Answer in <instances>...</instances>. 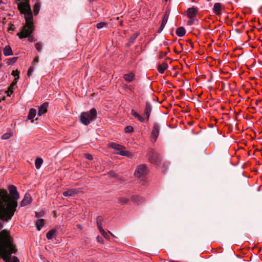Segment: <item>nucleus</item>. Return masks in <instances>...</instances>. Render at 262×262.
<instances>
[{
    "instance_id": "f257e3e1",
    "label": "nucleus",
    "mask_w": 262,
    "mask_h": 262,
    "mask_svg": "<svg viewBox=\"0 0 262 262\" xmlns=\"http://www.w3.org/2000/svg\"><path fill=\"white\" fill-rule=\"evenodd\" d=\"M9 196L6 190L0 189V219L3 221L10 220L14 214L17 207L19 194L14 185L9 187Z\"/></svg>"
},
{
    "instance_id": "f03ea898",
    "label": "nucleus",
    "mask_w": 262,
    "mask_h": 262,
    "mask_svg": "<svg viewBox=\"0 0 262 262\" xmlns=\"http://www.w3.org/2000/svg\"><path fill=\"white\" fill-rule=\"evenodd\" d=\"M17 251L13 239L8 230L0 234V257L5 262H20L15 256H11Z\"/></svg>"
},
{
    "instance_id": "7ed1b4c3",
    "label": "nucleus",
    "mask_w": 262,
    "mask_h": 262,
    "mask_svg": "<svg viewBox=\"0 0 262 262\" xmlns=\"http://www.w3.org/2000/svg\"><path fill=\"white\" fill-rule=\"evenodd\" d=\"M16 3L20 13L24 15L26 21L25 25L17 35L20 38H27L32 33L35 27L30 0H16Z\"/></svg>"
},
{
    "instance_id": "20e7f679",
    "label": "nucleus",
    "mask_w": 262,
    "mask_h": 262,
    "mask_svg": "<svg viewBox=\"0 0 262 262\" xmlns=\"http://www.w3.org/2000/svg\"><path fill=\"white\" fill-rule=\"evenodd\" d=\"M110 146L115 150V154L117 155L125 156L128 158H131L132 157V154L125 150V147L121 145L115 143H112Z\"/></svg>"
},
{
    "instance_id": "39448f33",
    "label": "nucleus",
    "mask_w": 262,
    "mask_h": 262,
    "mask_svg": "<svg viewBox=\"0 0 262 262\" xmlns=\"http://www.w3.org/2000/svg\"><path fill=\"white\" fill-rule=\"evenodd\" d=\"M147 172L146 166L144 164H142L137 167L134 174L136 177L141 179V180L145 181Z\"/></svg>"
},
{
    "instance_id": "423d86ee",
    "label": "nucleus",
    "mask_w": 262,
    "mask_h": 262,
    "mask_svg": "<svg viewBox=\"0 0 262 262\" xmlns=\"http://www.w3.org/2000/svg\"><path fill=\"white\" fill-rule=\"evenodd\" d=\"M160 130V125L157 122H154L153 128L151 133V140L155 142L156 141Z\"/></svg>"
},
{
    "instance_id": "0eeeda50",
    "label": "nucleus",
    "mask_w": 262,
    "mask_h": 262,
    "mask_svg": "<svg viewBox=\"0 0 262 262\" xmlns=\"http://www.w3.org/2000/svg\"><path fill=\"white\" fill-rule=\"evenodd\" d=\"M148 160L150 163L158 165L160 163L161 158L155 151L151 150L149 153Z\"/></svg>"
},
{
    "instance_id": "6e6552de",
    "label": "nucleus",
    "mask_w": 262,
    "mask_h": 262,
    "mask_svg": "<svg viewBox=\"0 0 262 262\" xmlns=\"http://www.w3.org/2000/svg\"><path fill=\"white\" fill-rule=\"evenodd\" d=\"M170 14V11H166L164 14V17L163 18V19L162 20L161 25L158 29V32L160 33L164 28L167 21L169 18V16Z\"/></svg>"
},
{
    "instance_id": "1a4fd4ad",
    "label": "nucleus",
    "mask_w": 262,
    "mask_h": 262,
    "mask_svg": "<svg viewBox=\"0 0 262 262\" xmlns=\"http://www.w3.org/2000/svg\"><path fill=\"white\" fill-rule=\"evenodd\" d=\"M103 221V218L102 216H99L97 218V225L99 229L100 232L104 237L108 236L107 233L103 229L102 227V223Z\"/></svg>"
},
{
    "instance_id": "9d476101",
    "label": "nucleus",
    "mask_w": 262,
    "mask_h": 262,
    "mask_svg": "<svg viewBox=\"0 0 262 262\" xmlns=\"http://www.w3.org/2000/svg\"><path fill=\"white\" fill-rule=\"evenodd\" d=\"M152 110L151 105L148 102L146 103L144 108V114L146 116V121L148 122Z\"/></svg>"
},
{
    "instance_id": "9b49d317",
    "label": "nucleus",
    "mask_w": 262,
    "mask_h": 262,
    "mask_svg": "<svg viewBox=\"0 0 262 262\" xmlns=\"http://www.w3.org/2000/svg\"><path fill=\"white\" fill-rule=\"evenodd\" d=\"M79 192V190L76 188H72L67 190L63 192L64 196H74Z\"/></svg>"
},
{
    "instance_id": "f8f14e48",
    "label": "nucleus",
    "mask_w": 262,
    "mask_h": 262,
    "mask_svg": "<svg viewBox=\"0 0 262 262\" xmlns=\"http://www.w3.org/2000/svg\"><path fill=\"white\" fill-rule=\"evenodd\" d=\"M49 106L48 102H45L43 103L39 107L38 109L37 115L38 116H42L45 113H46L47 112L48 107Z\"/></svg>"
},
{
    "instance_id": "ddd939ff",
    "label": "nucleus",
    "mask_w": 262,
    "mask_h": 262,
    "mask_svg": "<svg viewBox=\"0 0 262 262\" xmlns=\"http://www.w3.org/2000/svg\"><path fill=\"white\" fill-rule=\"evenodd\" d=\"M31 196L30 194L26 193L20 203V206L24 207L31 202Z\"/></svg>"
},
{
    "instance_id": "4468645a",
    "label": "nucleus",
    "mask_w": 262,
    "mask_h": 262,
    "mask_svg": "<svg viewBox=\"0 0 262 262\" xmlns=\"http://www.w3.org/2000/svg\"><path fill=\"white\" fill-rule=\"evenodd\" d=\"M84 113L88 114V117L91 121L94 120L97 117V111L94 108L91 109L89 112H84Z\"/></svg>"
},
{
    "instance_id": "2eb2a0df",
    "label": "nucleus",
    "mask_w": 262,
    "mask_h": 262,
    "mask_svg": "<svg viewBox=\"0 0 262 262\" xmlns=\"http://www.w3.org/2000/svg\"><path fill=\"white\" fill-rule=\"evenodd\" d=\"M197 12V9L193 7L190 8L187 11V16L190 19H193L194 17L196 16Z\"/></svg>"
},
{
    "instance_id": "dca6fc26",
    "label": "nucleus",
    "mask_w": 262,
    "mask_h": 262,
    "mask_svg": "<svg viewBox=\"0 0 262 262\" xmlns=\"http://www.w3.org/2000/svg\"><path fill=\"white\" fill-rule=\"evenodd\" d=\"M88 116V114H85L84 112L82 113L80 115V121L85 125H88L91 122Z\"/></svg>"
},
{
    "instance_id": "f3484780",
    "label": "nucleus",
    "mask_w": 262,
    "mask_h": 262,
    "mask_svg": "<svg viewBox=\"0 0 262 262\" xmlns=\"http://www.w3.org/2000/svg\"><path fill=\"white\" fill-rule=\"evenodd\" d=\"M222 8V5L221 3H215L213 8L214 13L217 15H220L221 14Z\"/></svg>"
},
{
    "instance_id": "a211bd4d",
    "label": "nucleus",
    "mask_w": 262,
    "mask_h": 262,
    "mask_svg": "<svg viewBox=\"0 0 262 262\" xmlns=\"http://www.w3.org/2000/svg\"><path fill=\"white\" fill-rule=\"evenodd\" d=\"M131 115H133L137 120L141 122H143L146 120L142 116L137 113L134 110H132L131 111Z\"/></svg>"
},
{
    "instance_id": "6ab92c4d",
    "label": "nucleus",
    "mask_w": 262,
    "mask_h": 262,
    "mask_svg": "<svg viewBox=\"0 0 262 262\" xmlns=\"http://www.w3.org/2000/svg\"><path fill=\"white\" fill-rule=\"evenodd\" d=\"M131 115H133L137 120L141 122H143L146 120L142 116L137 113L134 110H132L131 111Z\"/></svg>"
},
{
    "instance_id": "aec40b11",
    "label": "nucleus",
    "mask_w": 262,
    "mask_h": 262,
    "mask_svg": "<svg viewBox=\"0 0 262 262\" xmlns=\"http://www.w3.org/2000/svg\"><path fill=\"white\" fill-rule=\"evenodd\" d=\"M36 2L35 3V4H34V6H33V14L35 16L37 15L39 12V10H40V3L38 2L39 0H36Z\"/></svg>"
},
{
    "instance_id": "412c9836",
    "label": "nucleus",
    "mask_w": 262,
    "mask_h": 262,
    "mask_svg": "<svg viewBox=\"0 0 262 262\" xmlns=\"http://www.w3.org/2000/svg\"><path fill=\"white\" fill-rule=\"evenodd\" d=\"M36 114V110L34 108H31L29 111L28 116V119L31 120V122H34L33 118L35 117Z\"/></svg>"
},
{
    "instance_id": "4be33fe9",
    "label": "nucleus",
    "mask_w": 262,
    "mask_h": 262,
    "mask_svg": "<svg viewBox=\"0 0 262 262\" xmlns=\"http://www.w3.org/2000/svg\"><path fill=\"white\" fill-rule=\"evenodd\" d=\"M131 200L133 202L136 203L138 205L140 203L144 202L145 200L144 198L137 195L133 196Z\"/></svg>"
},
{
    "instance_id": "5701e85b",
    "label": "nucleus",
    "mask_w": 262,
    "mask_h": 262,
    "mask_svg": "<svg viewBox=\"0 0 262 262\" xmlns=\"http://www.w3.org/2000/svg\"><path fill=\"white\" fill-rule=\"evenodd\" d=\"M135 77V74L133 73H130L129 74H126L124 75V78L125 81L127 82L132 81Z\"/></svg>"
},
{
    "instance_id": "b1692460",
    "label": "nucleus",
    "mask_w": 262,
    "mask_h": 262,
    "mask_svg": "<svg viewBox=\"0 0 262 262\" xmlns=\"http://www.w3.org/2000/svg\"><path fill=\"white\" fill-rule=\"evenodd\" d=\"M35 225L37 230L39 231L44 226V220L43 219H38L35 223Z\"/></svg>"
},
{
    "instance_id": "393cba45",
    "label": "nucleus",
    "mask_w": 262,
    "mask_h": 262,
    "mask_svg": "<svg viewBox=\"0 0 262 262\" xmlns=\"http://www.w3.org/2000/svg\"><path fill=\"white\" fill-rule=\"evenodd\" d=\"M4 54L5 56L12 55L13 52L11 48L9 46H6L4 49Z\"/></svg>"
},
{
    "instance_id": "a878e982",
    "label": "nucleus",
    "mask_w": 262,
    "mask_h": 262,
    "mask_svg": "<svg viewBox=\"0 0 262 262\" xmlns=\"http://www.w3.org/2000/svg\"><path fill=\"white\" fill-rule=\"evenodd\" d=\"M185 29L182 27L178 28L176 30V34L180 37H182L185 35Z\"/></svg>"
},
{
    "instance_id": "bb28decb",
    "label": "nucleus",
    "mask_w": 262,
    "mask_h": 262,
    "mask_svg": "<svg viewBox=\"0 0 262 262\" xmlns=\"http://www.w3.org/2000/svg\"><path fill=\"white\" fill-rule=\"evenodd\" d=\"M167 68V64L166 63H162L159 65L158 70L160 73H163Z\"/></svg>"
},
{
    "instance_id": "cd10ccee",
    "label": "nucleus",
    "mask_w": 262,
    "mask_h": 262,
    "mask_svg": "<svg viewBox=\"0 0 262 262\" xmlns=\"http://www.w3.org/2000/svg\"><path fill=\"white\" fill-rule=\"evenodd\" d=\"M42 163L43 160L41 158H36L35 161V167L37 169H39Z\"/></svg>"
},
{
    "instance_id": "c85d7f7f",
    "label": "nucleus",
    "mask_w": 262,
    "mask_h": 262,
    "mask_svg": "<svg viewBox=\"0 0 262 262\" xmlns=\"http://www.w3.org/2000/svg\"><path fill=\"white\" fill-rule=\"evenodd\" d=\"M55 232V230H51L49 232H48L46 234V237L47 238V239H52Z\"/></svg>"
},
{
    "instance_id": "c756f323",
    "label": "nucleus",
    "mask_w": 262,
    "mask_h": 262,
    "mask_svg": "<svg viewBox=\"0 0 262 262\" xmlns=\"http://www.w3.org/2000/svg\"><path fill=\"white\" fill-rule=\"evenodd\" d=\"M18 57H14L13 58H9L8 59L6 63L8 65L12 64L16 62L17 60Z\"/></svg>"
},
{
    "instance_id": "7c9ffc66",
    "label": "nucleus",
    "mask_w": 262,
    "mask_h": 262,
    "mask_svg": "<svg viewBox=\"0 0 262 262\" xmlns=\"http://www.w3.org/2000/svg\"><path fill=\"white\" fill-rule=\"evenodd\" d=\"M96 27L98 29H101V28H102L103 27L107 28V25L105 22H101V23H98L96 25Z\"/></svg>"
},
{
    "instance_id": "2f4dec72",
    "label": "nucleus",
    "mask_w": 262,
    "mask_h": 262,
    "mask_svg": "<svg viewBox=\"0 0 262 262\" xmlns=\"http://www.w3.org/2000/svg\"><path fill=\"white\" fill-rule=\"evenodd\" d=\"M128 202V200L125 198H121L118 200V203L121 205H125Z\"/></svg>"
},
{
    "instance_id": "473e14b6",
    "label": "nucleus",
    "mask_w": 262,
    "mask_h": 262,
    "mask_svg": "<svg viewBox=\"0 0 262 262\" xmlns=\"http://www.w3.org/2000/svg\"><path fill=\"white\" fill-rule=\"evenodd\" d=\"M12 75L15 77V80H18L19 78V72L18 70H13Z\"/></svg>"
},
{
    "instance_id": "72a5a7b5",
    "label": "nucleus",
    "mask_w": 262,
    "mask_h": 262,
    "mask_svg": "<svg viewBox=\"0 0 262 262\" xmlns=\"http://www.w3.org/2000/svg\"><path fill=\"white\" fill-rule=\"evenodd\" d=\"M11 136H12V134L11 133H7L4 134L2 136V139L3 140H7V139H9Z\"/></svg>"
},
{
    "instance_id": "f704fd0d",
    "label": "nucleus",
    "mask_w": 262,
    "mask_h": 262,
    "mask_svg": "<svg viewBox=\"0 0 262 262\" xmlns=\"http://www.w3.org/2000/svg\"><path fill=\"white\" fill-rule=\"evenodd\" d=\"M134 128L131 126H127L125 128V132L127 133H131L133 132Z\"/></svg>"
},
{
    "instance_id": "c9c22d12",
    "label": "nucleus",
    "mask_w": 262,
    "mask_h": 262,
    "mask_svg": "<svg viewBox=\"0 0 262 262\" xmlns=\"http://www.w3.org/2000/svg\"><path fill=\"white\" fill-rule=\"evenodd\" d=\"M33 72V66H32L29 68L27 72V76L28 77H30L32 75Z\"/></svg>"
},
{
    "instance_id": "e433bc0d",
    "label": "nucleus",
    "mask_w": 262,
    "mask_h": 262,
    "mask_svg": "<svg viewBox=\"0 0 262 262\" xmlns=\"http://www.w3.org/2000/svg\"><path fill=\"white\" fill-rule=\"evenodd\" d=\"M35 47L38 51L40 52L41 51L42 46L41 43H40L39 42L36 43L35 45Z\"/></svg>"
},
{
    "instance_id": "4c0bfd02",
    "label": "nucleus",
    "mask_w": 262,
    "mask_h": 262,
    "mask_svg": "<svg viewBox=\"0 0 262 262\" xmlns=\"http://www.w3.org/2000/svg\"><path fill=\"white\" fill-rule=\"evenodd\" d=\"M138 36V34L135 33L130 38V41L133 42L136 39Z\"/></svg>"
},
{
    "instance_id": "58836bf2",
    "label": "nucleus",
    "mask_w": 262,
    "mask_h": 262,
    "mask_svg": "<svg viewBox=\"0 0 262 262\" xmlns=\"http://www.w3.org/2000/svg\"><path fill=\"white\" fill-rule=\"evenodd\" d=\"M85 157L86 159L92 160L93 159V156L90 154H85Z\"/></svg>"
},
{
    "instance_id": "ea45409f",
    "label": "nucleus",
    "mask_w": 262,
    "mask_h": 262,
    "mask_svg": "<svg viewBox=\"0 0 262 262\" xmlns=\"http://www.w3.org/2000/svg\"><path fill=\"white\" fill-rule=\"evenodd\" d=\"M28 38V40L30 42H33L34 41V38L32 36L29 35V37H27Z\"/></svg>"
},
{
    "instance_id": "a19ab883",
    "label": "nucleus",
    "mask_w": 262,
    "mask_h": 262,
    "mask_svg": "<svg viewBox=\"0 0 262 262\" xmlns=\"http://www.w3.org/2000/svg\"><path fill=\"white\" fill-rule=\"evenodd\" d=\"M39 61L38 57H35L33 59V62L35 63H37Z\"/></svg>"
},
{
    "instance_id": "79ce46f5",
    "label": "nucleus",
    "mask_w": 262,
    "mask_h": 262,
    "mask_svg": "<svg viewBox=\"0 0 262 262\" xmlns=\"http://www.w3.org/2000/svg\"><path fill=\"white\" fill-rule=\"evenodd\" d=\"M17 80H15L14 79V81H13L12 83L10 85V87L13 86V85H15L17 83Z\"/></svg>"
},
{
    "instance_id": "37998d69",
    "label": "nucleus",
    "mask_w": 262,
    "mask_h": 262,
    "mask_svg": "<svg viewBox=\"0 0 262 262\" xmlns=\"http://www.w3.org/2000/svg\"><path fill=\"white\" fill-rule=\"evenodd\" d=\"M109 174L111 177H115V173L114 172H113V171H110L109 172Z\"/></svg>"
},
{
    "instance_id": "c03bdc74",
    "label": "nucleus",
    "mask_w": 262,
    "mask_h": 262,
    "mask_svg": "<svg viewBox=\"0 0 262 262\" xmlns=\"http://www.w3.org/2000/svg\"><path fill=\"white\" fill-rule=\"evenodd\" d=\"M188 24H189V25H192V24H193V19H190L188 21Z\"/></svg>"
},
{
    "instance_id": "a18cd8bd",
    "label": "nucleus",
    "mask_w": 262,
    "mask_h": 262,
    "mask_svg": "<svg viewBox=\"0 0 262 262\" xmlns=\"http://www.w3.org/2000/svg\"><path fill=\"white\" fill-rule=\"evenodd\" d=\"M3 228V225H2V224L1 222H0V230ZM4 230H2L1 232H0V234L4 231Z\"/></svg>"
},
{
    "instance_id": "49530a36",
    "label": "nucleus",
    "mask_w": 262,
    "mask_h": 262,
    "mask_svg": "<svg viewBox=\"0 0 262 262\" xmlns=\"http://www.w3.org/2000/svg\"><path fill=\"white\" fill-rule=\"evenodd\" d=\"M13 25L12 26L10 27L8 29V30H13V28L12 27Z\"/></svg>"
},
{
    "instance_id": "de8ad7c7",
    "label": "nucleus",
    "mask_w": 262,
    "mask_h": 262,
    "mask_svg": "<svg viewBox=\"0 0 262 262\" xmlns=\"http://www.w3.org/2000/svg\"><path fill=\"white\" fill-rule=\"evenodd\" d=\"M170 262H180V261H175V260H170Z\"/></svg>"
},
{
    "instance_id": "09e8293b",
    "label": "nucleus",
    "mask_w": 262,
    "mask_h": 262,
    "mask_svg": "<svg viewBox=\"0 0 262 262\" xmlns=\"http://www.w3.org/2000/svg\"><path fill=\"white\" fill-rule=\"evenodd\" d=\"M9 91L10 92V93H11V94H12V93H13V91H12V90H10L9 89Z\"/></svg>"
},
{
    "instance_id": "8fccbe9b",
    "label": "nucleus",
    "mask_w": 262,
    "mask_h": 262,
    "mask_svg": "<svg viewBox=\"0 0 262 262\" xmlns=\"http://www.w3.org/2000/svg\"><path fill=\"white\" fill-rule=\"evenodd\" d=\"M2 2V0H0V4Z\"/></svg>"
},
{
    "instance_id": "3c124183",
    "label": "nucleus",
    "mask_w": 262,
    "mask_h": 262,
    "mask_svg": "<svg viewBox=\"0 0 262 262\" xmlns=\"http://www.w3.org/2000/svg\"><path fill=\"white\" fill-rule=\"evenodd\" d=\"M165 1L167 2L168 0H164Z\"/></svg>"
},
{
    "instance_id": "603ef678",
    "label": "nucleus",
    "mask_w": 262,
    "mask_h": 262,
    "mask_svg": "<svg viewBox=\"0 0 262 262\" xmlns=\"http://www.w3.org/2000/svg\"><path fill=\"white\" fill-rule=\"evenodd\" d=\"M208 2H209L210 0H207Z\"/></svg>"
}]
</instances>
